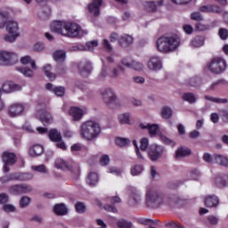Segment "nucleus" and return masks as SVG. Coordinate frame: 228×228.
Listing matches in <instances>:
<instances>
[{
	"mask_svg": "<svg viewBox=\"0 0 228 228\" xmlns=\"http://www.w3.org/2000/svg\"><path fill=\"white\" fill-rule=\"evenodd\" d=\"M143 172L142 165H134L131 167L130 174L131 175H140Z\"/></svg>",
	"mask_w": 228,
	"mask_h": 228,
	"instance_id": "de8ad7c7",
	"label": "nucleus"
},
{
	"mask_svg": "<svg viewBox=\"0 0 228 228\" xmlns=\"http://www.w3.org/2000/svg\"><path fill=\"white\" fill-rule=\"evenodd\" d=\"M10 12L8 11H0V29H3L6 24H8L10 19Z\"/></svg>",
	"mask_w": 228,
	"mask_h": 228,
	"instance_id": "2f4dec72",
	"label": "nucleus"
},
{
	"mask_svg": "<svg viewBox=\"0 0 228 228\" xmlns=\"http://www.w3.org/2000/svg\"><path fill=\"white\" fill-rule=\"evenodd\" d=\"M183 202L177 194L167 195L162 191H159L152 186L146 187L145 192V206L150 209H158L161 206H169V208H175Z\"/></svg>",
	"mask_w": 228,
	"mask_h": 228,
	"instance_id": "f257e3e1",
	"label": "nucleus"
},
{
	"mask_svg": "<svg viewBox=\"0 0 228 228\" xmlns=\"http://www.w3.org/2000/svg\"><path fill=\"white\" fill-rule=\"evenodd\" d=\"M8 191L11 195H22L20 183L9 186Z\"/></svg>",
	"mask_w": 228,
	"mask_h": 228,
	"instance_id": "79ce46f5",
	"label": "nucleus"
},
{
	"mask_svg": "<svg viewBox=\"0 0 228 228\" xmlns=\"http://www.w3.org/2000/svg\"><path fill=\"white\" fill-rule=\"evenodd\" d=\"M97 45H99V42L97 40L86 42V51H94V48L97 47Z\"/></svg>",
	"mask_w": 228,
	"mask_h": 228,
	"instance_id": "052dcab7",
	"label": "nucleus"
},
{
	"mask_svg": "<svg viewBox=\"0 0 228 228\" xmlns=\"http://www.w3.org/2000/svg\"><path fill=\"white\" fill-rule=\"evenodd\" d=\"M2 159L4 162V174L10 172V167L13 166L14 163H17V156L15 153L5 151L2 156Z\"/></svg>",
	"mask_w": 228,
	"mask_h": 228,
	"instance_id": "6e6552de",
	"label": "nucleus"
},
{
	"mask_svg": "<svg viewBox=\"0 0 228 228\" xmlns=\"http://www.w3.org/2000/svg\"><path fill=\"white\" fill-rule=\"evenodd\" d=\"M67 52L65 50H55L53 53V60L55 61H65Z\"/></svg>",
	"mask_w": 228,
	"mask_h": 228,
	"instance_id": "c9c22d12",
	"label": "nucleus"
},
{
	"mask_svg": "<svg viewBox=\"0 0 228 228\" xmlns=\"http://www.w3.org/2000/svg\"><path fill=\"white\" fill-rule=\"evenodd\" d=\"M69 114L72 117L73 120L77 122V120H81L83 118V110L77 107H71Z\"/></svg>",
	"mask_w": 228,
	"mask_h": 228,
	"instance_id": "393cba45",
	"label": "nucleus"
},
{
	"mask_svg": "<svg viewBox=\"0 0 228 228\" xmlns=\"http://www.w3.org/2000/svg\"><path fill=\"white\" fill-rule=\"evenodd\" d=\"M218 35L221 38V40H227L228 39V30L227 28H219Z\"/></svg>",
	"mask_w": 228,
	"mask_h": 228,
	"instance_id": "338daca9",
	"label": "nucleus"
},
{
	"mask_svg": "<svg viewBox=\"0 0 228 228\" xmlns=\"http://www.w3.org/2000/svg\"><path fill=\"white\" fill-rule=\"evenodd\" d=\"M75 211H77L79 215L86 213V205L81 201H77L75 204Z\"/></svg>",
	"mask_w": 228,
	"mask_h": 228,
	"instance_id": "a18cd8bd",
	"label": "nucleus"
},
{
	"mask_svg": "<svg viewBox=\"0 0 228 228\" xmlns=\"http://www.w3.org/2000/svg\"><path fill=\"white\" fill-rule=\"evenodd\" d=\"M23 111L24 107L19 103L12 105L8 110L10 117H19V115H20V113H22Z\"/></svg>",
	"mask_w": 228,
	"mask_h": 228,
	"instance_id": "4be33fe9",
	"label": "nucleus"
},
{
	"mask_svg": "<svg viewBox=\"0 0 228 228\" xmlns=\"http://www.w3.org/2000/svg\"><path fill=\"white\" fill-rule=\"evenodd\" d=\"M78 72L82 77H88L90 74H92V62L86 61V62H80L77 66Z\"/></svg>",
	"mask_w": 228,
	"mask_h": 228,
	"instance_id": "ddd939ff",
	"label": "nucleus"
},
{
	"mask_svg": "<svg viewBox=\"0 0 228 228\" xmlns=\"http://www.w3.org/2000/svg\"><path fill=\"white\" fill-rule=\"evenodd\" d=\"M48 137L51 142H61V134L58 131V129L53 128L48 132Z\"/></svg>",
	"mask_w": 228,
	"mask_h": 228,
	"instance_id": "473e14b6",
	"label": "nucleus"
},
{
	"mask_svg": "<svg viewBox=\"0 0 228 228\" xmlns=\"http://www.w3.org/2000/svg\"><path fill=\"white\" fill-rule=\"evenodd\" d=\"M163 4H165V0L149 1L145 3V8L147 12H156Z\"/></svg>",
	"mask_w": 228,
	"mask_h": 228,
	"instance_id": "a211bd4d",
	"label": "nucleus"
},
{
	"mask_svg": "<svg viewBox=\"0 0 228 228\" xmlns=\"http://www.w3.org/2000/svg\"><path fill=\"white\" fill-rule=\"evenodd\" d=\"M17 70H19V72H21V74H23L25 77H33V69L29 68H17Z\"/></svg>",
	"mask_w": 228,
	"mask_h": 228,
	"instance_id": "09e8293b",
	"label": "nucleus"
},
{
	"mask_svg": "<svg viewBox=\"0 0 228 228\" xmlns=\"http://www.w3.org/2000/svg\"><path fill=\"white\" fill-rule=\"evenodd\" d=\"M191 20H196L197 22H200L204 20V17L200 13V12H194L191 13Z\"/></svg>",
	"mask_w": 228,
	"mask_h": 228,
	"instance_id": "5fc2aeb1",
	"label": "nucleus"
},
{
	"mask_svg": "<svg viewBox=\"0 0 228 228\" xmlns=\"http://www.w3.org/2000/svg\"><path fill=\"white\" fill-rule=\"evenodd\" d=\"M219 112L221 118L224 120V122H228V109L221 110Z\"/></svg>",
	"mask_w": 228,
	"mask_h": 228,
	"instance_id": "774afa93",
	"label": "nucleus"
},
{
	"mask_svg": "<svg viewBox=\"0 0 228 228\" xmlns=\"http://www.w3.org/2000/svg\"><path fill=\"white\" fill-rule=\"evenodd\" d=\"M79 133L80 136H82L84 140L92 142L94 140H97V138L101 136L102 129L101 128V125L98 122L88 120L81 124Z\"/></svg>",
	"mask_w": 228,
	"mask_h": 228,
	"instance_id": "7ed1b4c3",
	"label": "nucleus"
},
{
	"mask_svg": "<svg viewBox=\"0 0 228 228\" xmlns=\"http://www.w3.org/2000/svg\"><path fill=\"white\" fill-rule=\"evenodd\" d=\"M99 183V175L95 172H90L86 178V183L88 186L94 187L97 186Z\"/></svg>",
	"mask_w": 228,
	"mask_h": 228,
	"instance_id": "cd10ccee",
	"label": "nucleus"
},
{
	"mask_svg": "<svg viewBox=\"0 0 228 228\" xmlns=\"http://www.w3.org/2000/svg\"><path fill=\"white\" fill-rule=\"evenodd\" d=\"M121 71L124 72V69L122 66H118L116 68H113L110 74V77H112L113 79H117V77L120 76Z\"/></svg>",
	"mask_w": 228,
	"mask_h": 228,
	"instance_id": "603ef678",
	"label": "nucleus"
},
{
	"mask_svg": "<svg viewBox=\"0 0 228 228\" xmlns=\"http://www.w3.org/2000/svg\"><path fill=\"white\" fill-rule=\"evenodd\" d=\"M52 69L53 67L51 64H47L44 67V72L50 81H54V79H56V75L51 72Z\"/></svg>",
	"mask_w": 228,
	"mask_h": 228,
	"instance_id": "a19ab883",
	"label": "nucleus"
},
{
	"mask_svg": "<svg viewBox=\"0 0 228 228\" xmlns=\"http://www.w3.org/2000/svg\"><path fill=\"white\" fill-rule=\"evenodd\" d=\"M101 95L102 96L105 104H108V106L117 102V94H115V92L111 88L102 89L101 91Z\"/></svg>",
	"mask_w": 228,
	"mask_h": 228,
	"instance_id": "9d476101",
	"label": "nucleus"
},
{
	"mask_svg": "<svg viewBox=\"0 0 228 228\" xmlns=\"http://www.w3.org/2000/svg\"><path fill=\"white\" fill-rule=\"evenodd\" d=\"M205 38L203 36H196L191 40L190 45L193 49H199L204 45Z\"/></svg>",
	"mask_w": 228,
	"mask_h": 228,
	"instance_id": "c85d7f7f",
	"label": "nucleus"
},
{
	"mask_svg": "<svg viewBox=\"0 0 228 228\" xmlns=\"http://www.w3.org/2000/svg\"><path fill=\"white\" fill-rule=\"evenodd\" d=\"M118 42L121 47H129V45L133 44V37L129 35H124L119 38Z\"/></svg>",
	"mask_w": 228,
	"mask_h": 228,
	"instance_id": "f704fd0d",
	"label": "nucleus"
},
{
	"mask_svg": "<svg viewBox=\"0 0 228 228\" xmlns=\"http://www.w3.org/2000/svg\"><path fill=\"white\" fill-rule=\"evenodd\" d=\"M117 227L118 228H133V222L127 219H119L117 222Z\"/></svg>",
	"mask_w": 228,
	"mask_h": 228,
	"instance_id": "37998d69",
	"label": "nucleus"
},
{
	"mask_svg": "<svg viewBox=\"0 0 228 228\" xmlns=\"http://www.w3.org/2000/svg\"><path fill=\"white\" fill-rule=\"evenodd\" d=\"M102 6V0H93L91 4H88V10L91 15L94 17H99L101 15V7Z\"/></svg>",
	"mask_w": 228,
	"mask_h": 228,
	"instance_id": "f8f14e48",
	"label": "nucleus"
},
{
	"mask_svg": "<svg viewBox=\"0 0 228 228\" xmlns=\"http://www.w3.org/2000/svg\"><path fill=\"white\" fill-rule=\"evenodd\" d=\"M185 85L187 86L197 88V86H200V85H202V79H200V77L188 78L185 80Z\"/></svg>",
	"mask_w": 228,
	"mask_h": 228,
	"instance_id": "4c0bfd02",
	"label": "nucleus"
},
{
	"mask_svg": "<svg viewBox=\"0 0 228 228\" xmlns=\"http://www.w3.org/2000/svg\"><path fill=\"white\" fill-rule=\"evenodd\" d=\"M29 204H31V198H29L28 196H22L20 199V201H19L20 208H28Z\"/></svg>",
	"mask_w": 228,
	"mask_h": 228,
	"instance_id": "49530a36",
	"label": "nucleus"
},
{
	"mask_svg": "<svg viewBox=\"0 0 228 228\" xmlns=\"http://www.w3.org/2000/svg\"><path fill=\"white\" fill-rule=\"evenodd\" d=\"M164 151L163 146L153 144L149 147L148 156L151 161H158L163 156Z\"/></svg>",
	"mask_w": 228,
	"mask_h": 228,
	"instance_id": "1a4fd4ad",
	"label": "nucleus"
},
{
	"mask_svg": "<svg viewBox=\"0 0 228 228\" xmlns=\"http://www.w3.org/2000/svg\"><path fill=\"white\" fill-rule=\"evenodd\" d=\"M188 156H191V150L188 147H179L175 153V159H181Z\"/></svg>",
	"mask_w": 228,
	"mask_h": 228,
	"instance_id": "6ab92c4d",
	"label": "nucleus"
},
{
	"mask_svg": "<svg viewBox=\"0 0 228 228\" xmlns=\"http://www.w3.org/2000/svg\"><path fill=\"white\" fill-rule=\"evenodd\" d=\"M128 202L131 206H138L142 202V195L138 191H134L131 193Z\"/></svg>",
	"mask_w": 228,
	"mask_h": 228,
	"instance_id": "a878e982",
	"label": "nucleus"
},
{
	"mask_svg": "<svg viewBox=\"0 0 228 228\" xmlns=\"http://www.w3.org/2000/svg\"><path fill=\"white\" fill-rule=\"evenodd\" d=\"M122 65L127 67V69H133V70H142L143 65L136 61H132L131 62L127 61V60L123 59L121 61Z\"/></svg>",
	"mask_w": 228,
	"mask_h": 228,
	"instance_id": "aec40b11",
	"label": "nucleus"
},
{
	"mask_svg": "<svg viewBox=\"0 0 228 228\" xmlns=\"http://www.w3.org/2000/svg\"><path fill=\"white\" fill-rule=\"evenodd\" d=\"M20 63H22V65H28V63H30V67L32 69V70H37V69H38L37 67V62L31 59V56L29 55H26L24 57H22L20 59Z\"/></svg>",
	"mask_w": 228,
	"mask_h": 228,
	"instance_id": "e433bc0d",
	"label": "nucleus"
},
{
	"mask_svg": "<svg viewBox=\"0 0 228 228\" xmlns=\"http://www.w3.org/2000/svg\"><path fill=\"white\" fill-rule=\"evenodd\" d=\"M42 152H44V147L40 144H35L28 151V154L31 158H37V156H40Z\"/></svg>",
	"mask_w": 228,
	"mask_h": 228,
	"instance_id": "7c9ffc66",
	"label": "nucleus"
},
{
	"mask_svg": "<svg viewBox=\"0 0 228 228\" xmlns=\"http://www.w3.org/2000/svg\"><path fill=\"white\" fill-rule=\"evenodd\" d=\"M207 69H208L212 74H222V72L227 69V63L225 60L216 57L207 64Z\"/></svg>",
	"mask_w": 228,
	"mask_h": 228,
	"instance_id": "39448f33",
	"label": "nucleus"
},
{
	"mask_svg": "<svg viewBox=\"0 0 228 228\" xmlns=\"http://www.w3.org/2000/svg\"><path fill=\"white\" fill-rule=\"evenodd\" d=\"M118 122L121 123L122 125H127V124H130L131 114L129 113L119 114L118 116Z\"/></svg>",
	"mask_w": 228,
	"mask_h": 228,
	"instance_id": "c03bdc74",
	"label": "nucleus"
},
{
	"mask_svg": "<svg viewBox=\"0 0 228 228\" xmlns=\"http://www.w3.org/2000/svg\"><path fill=\"white\" fill-rule=\"evenodd\" d=\"M222 8L216 4L208 5V13H221Z\"/></svg>",
	"mask_w": 228,
	"mask_h": 228,
	"instance_id": "680f3d73",
	"label": "nucleus"
},
{
	"mask_svg": "<svg viewBox=\"0 0 228 228\" xmlns=\"http://www.w3.org/2000/svg\"><path fill=\"white\" fill-rule=\"evenodd\" d=\"M53 213L58 216H65V215H69V208L65 203H58L53 207Z\"/></svg>",
	"mask_w": 228,
	"mask_h": 228,
	"instance_id": "f3484780",
	"label": "nucleus"
},
{
	"mask_svg": "<svg viewBox=\"0 0 228 228\" xmlns=\"http://www.w3.org/2000/svg\"><path fill=\"white\" fill-rule=\"evenodd\" d=\"M182 99L183 101L189 102V104H195V102H197V97L193 93H184Z\"/></svg>",
	"mask_w": 228,
	"mask_h": 228,
	"instance_id": "58836bf2",
	"label": "nucleus"
},
{
	"mask_svg": "<svg viewBox=\"0 0 228 228\" xmlns=\"http://www.w3.org/2000/svg\"><path fill=\"white\" fill-rule=\"evenodd\" d=\"M64 31V37H69V38H81L88 33L86 30H83L77 23L70 22H66Z\"/></svg>",
	"mask_w": 228,
	"mask_h": 228,
	"instance_id": "20e7f679",
	"label": "nucleus"
},
{
	"mask_svg": "<svg viewBox=\"0 0 228 228\" xmlns=\"http://www.w3.org/2000/svg\"><path fill=\"white\" fill-rule=\"evenodd\" d=\"M108 77V69L106 68H102L98 75L99 81H104Z\"/></svg>",
	"mask_w": 228,
	"mask_h": 228,
	"instance_id": "0e129e2a",
	"label": "nucleus"
},
{
	"mask_svg": "<svg viewBox=\"0 0 228 228\" xmlns=\"http://www.w3.org/2000/svg\"><path fill=\"white\" fill-rule=\"evenodd\" d=\"M21 89L22 86L13 82H5L2 86V91L4 92V94H11V92H19V90Z\"/></svg>",
	"mask_w": 228,
	"mask_h": 228,
	"instance_id": "dca6fc26",
	"label": "nucleus"
},
{
	"mask_svg": "<svg viewBox=\"0 0 228 228\" xmlns=\"http://www.w3.org/2000/svg\"><path fill=\"white\" fill-rule=\"evenodd\" d=\"M156 45L159 53H174L179 49L181 39L177 35L161 36L157 39Z\"/></svg>",
	"mask_w": 228,
	"mask_h": 228,
	"instance_id": "f03ea898",
	"label": "nucleus"
},
{
	"mask_svg": "<svg viewBox=\"0 0 228 228\" xmlns=\"http://www.w3.org/2000/svg\"><path fill=\"white\" fill-rule=\"evenodd\" d=\"M227 80L225 79H219L216 80V82L212 83L210 86V90H216V86H218V85H227Z\"/></svg>",
	"mask_w": 228,
	"mask_h": 228,
	"instance_id": "69168bd1",
	"label": "nucleus"
},
{
	"mask_svg": "<svg viewBox=\"0 0 228 228\" xmlns=\"http://www.w3.org/2000/svg\"><path fill=\"white\" fill-rule=\"evenodd\" d=\"M65 26H67V22L65 21H53L50 25V28L53 33H58L59 35L65 37Z\"/></svg>",
	"mask_w": 228,
	"mask_h": 228,
	"instance_id": "4468645a",
	"label": "nucleus"
},
{
	"mask_svg": "<svg viewBox=\"0 0 228 228\" xmlns=\"http://www.w3.org/2000/svg\"><path fill=\"white\" fill-rule=\"evenodd\" d=\"M173 113H174V110H172V108H170L168 106L163 107L160 111V115H161L162 118H165V119L172 118Z\"/></svg>",
	"mask_w": 228,
	"mask_h": 228,
	"instance_id": "ea45409f",
	"label": "nucleus"
},
{
	"mask_svg": "<svg viewBox=\"0 0 228 228\" xmlns=\"http://www.w3.org/2000/svg\"><path fill=\"white\" fill-rule=\"evenodd\" d=\"M20 34H5L4 36V42H9V44H12L17 40L18 37H20Z\"/></svg>",
	"mask_w": 228,
	"mask_h": 228,
	"instance_id": "8fccbe9b",
	"label": "nucleus"
},
{
	"mask_svg": "<svg viewBox=\"0 0 228 228\" xmlns=\"http://www.w3.org/2000/svg\"><path fill=\"white\" fill-rule=\"evenodd\" d=\"M19 61V55L14 52L0 51V65H15Z\"/></svg>",
	"mask_w": 228,
	"mask_h": 228,
	"instance_id": "423d86ee",
	"label": "nucleus"
},
{
	"mask_svg": "<svg viewBox=\"0 0 228 228\" xmlns=\"http://www.w3.org/2000/svg\"><path fill=\"white\" fill-rule=\"evenodd\" d=\"M53 93L57 97H63L65 95V87L63 86H55L53 89Z\"/></svg>",
	"mask_w": 228,
	"mask_h": 228,
	"instance_id": "bf43d9fd",
	"label": "nucleus"
},
{
	"mask_svg": "<svg viewBox=\"0 0 228 228\" xmlns=\"http://www.w3.org/2000/svg\"><path fill=\"white\" fill-rule=\"evenodd\" d=\"M215 184L217 188H225V186H228V175H218L215 178Z\"/></svg>",
	"mask_w": 228,
	"mask_h": 228,
	"instance_id": "5701e85b",
	"label": "nucleus"
},
{
	"mask_svg": "<svg viewBox=\"0 0 228 228\" xmlns=\"http://www.w3.org/2000/svg\"><path fill=\"white\" fill-rule=\"evenodd\" d=\"M147 67L149 70L158 72L163 69V62L159 57H151L147 63Z\"/></svg>",
	"mask_w": 228,
	"mask_h": 228,
	"instance_id": "9b49d317",
	"label": "nucleus"
},
{
	"mask_svg": "<svg viewBox=\"0 0 228 228\" xmlns=\"http://www.w3.org/2000/svg\"><path fill=\"white\" fill-rule=\"evenodd\" d=\"M139 127H141V129H148L150 136H156V134L159 133V126H158V125L140 124Z\"/></svg>",
	"mask_w": 228,
	"mask_h": 228,
	"instance_id": "bb28decb",
	"label": "nucleus"
},
{
	"mask_svg": "<svg viewBox=\"0 0 228 228\" xmlns=\"http://www.w3.org/2000/svg\"><path fill=\"white\" fill-rule=\"evenodd\" d=\"M204 202L207 208H216L220 204V200L216 195H208L205 198Z\"/></svg>",
	"mask_w": 228,
	"mask_h": 228,
	"instance_id": "412c9836",
	"label": "nucleus"
},
{
	"mask_svg": "<svg viewBox=\"0 0 228 228\" xmlns=\"http://www.w3.org/2000/svg\"><path fill=\"white\" fill-rule=\"evenodd\" d=\"M214 161L221 167H228V158L222 154L214 155Z\"/></svg>",
	"mask_w": 228,
	"mask_h": 228,
	"instance_id": "72a5a7b5",
	"label": "nucleus"
},
{
	"mask_svg": "<svg viewBox=\"0 0 228 228\" xmlns=\"http://www.w3.org/2000/svg\"><path fill=\"white\" fill-rule=\"evenodd\" d=\"M37 117H39L40 121L42 122V124H44V126L51 124V122H53V116L45 110H37Z\"/></svg>",
	"mask_w": 228,
	"mask_h": 228,
	"instance_id": "2eb2a0df",
	"label": "nucleus"
},
{
	"mask_svg": "<svg viewBox=\"0 0 228 228\" xmlns=\"http://www.w3.org/2000/svg\"><path fill=\"white\" fill-rule=\"evenodd\" d=\"M70 53H77V51H86V46L85 45L77 44L69 48Z\"/></svg>",
	"mask_w": 228,
	"mask_h": 228,
	"instance_id": "3c124183",
	"label": "nucleus"
},
{
	"mask_svg": "<svg viewBox=\"0 0 228 228\" xmlns=\"http://www.w3.org/2000/svg\"><path fill=\"white\" fill-rule=\"evenodd\" d=\"M55 168H60L61 170H70L76 175H79V166L74 164L73 166L69 165V162L63 160V159H57L54 161Z\"/></svg>",
	"mask_w": 228,
	"mask_h": 228,
	"instance_id": "0eeeda50",
	"label": "nucleus"
},
{
	"mask_svg": "<svg viewBox=\"0 0 228 228\" xmlns=\"http://www.w3.org/2000/svg\"><path fill=\"white\" fill-rule=\"evenodd\" d=\"M140 143V150L145 152L149 149V139L144 137L141 139Z\"/></svg>",
	"mask_w": 228,
	"mask_h": 228,
	"instance_id": "6e6d98bb",
	"label": "nucleus"
},
{
	"mask_svg": "<svg viewBox=\"0 0 228 228\" xmlns=\"http://www.w3.org/2000/svg\"><path fill=\"white\" fill-rule=\"evenodd\" d=\"M6 31L9 34L20 35L19 34V23L15 20H9L6 23Z\"/></svg>",
	"mask_w": 228,
	"mask_h": 228,
	"instance_id": "b1692460",
	"label": "nucleus"
},
{
	"mask_svg": "<svg viewBox=\"0 0 228 228\" xmlns=\"http://www.w3.org/2000/svg\"><path fill=\"white\" fill-rule=\"evenodd\" d=\"M34 175L31 173H20V181H31L33 179Z\"/></svg>",
	"mask_w": 228,
	"mask_h": 228,
	"instance_id": "13d9d810",
	"label": "nucleus"
},
{
	"mask_svg": "<svg viewBox=\"0 0 228 228\" xmlns=\"http://www.w3.org/2000/svg\"><path fill=\"white\" fill-rule=\"evenodd\" d=\"M21 188V195L26 193H31L33 191V187L26 183H20Z\"/></svg>",
	"mask_w": 228,
	"mask_h": 228,
	"instance_id": "4d7b16f0",
	"label": "nucleus"
},
{
	"mask_svg": "<svg viewBox=\"0 0 228 228\" xmlns=\"http://www.w3.org/2000/svg\"><path fill=\"white\" fill-rule=\"evenodd\" d=\"M116 143L118 147H126V145H129L130 141L127 138L118 137L116 139Z\"/></svg>",
	"mask_w": 228,
	"mask_h": 228,
	"instance_id": "864d4df0",
	"label": "nucleus"
},
{
	"mask_svg": "<svg viewBox=\"0 0 228 228\" xmlns=\"http://www.w3.org/2000/svg\"><path fill=\"white\" fill-rule=\"evenodd\" d=\"M3 209L5 213H15V211L17 210L15 206L6 203L4 205Z\"/></svg>",
	"mask_w": 228,
	"mask_h": 228,
	"instance_id": "e2e57ef3",
	"label": "nucleus"
},
{
	"mask_svg": "<svg viewBox=\"0 0 228 228\" xmlns=\"http://www.w3.org/2000/svg\"><path fill=\"white\" fill-rule=\"evenodd\" d=\"M38 18L41 20H47L51 17V8L48 5L42 7L41 11L38 12Z\"/></svg>",
	"mask_w": 228,
	"mask_h": 228,
	"instance_id": "c756f323",
	"label": "nucleus"
}]
</instances>
